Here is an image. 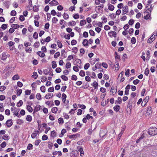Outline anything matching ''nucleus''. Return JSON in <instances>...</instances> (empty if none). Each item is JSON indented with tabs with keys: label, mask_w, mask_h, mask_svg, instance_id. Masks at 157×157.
<instances>
[{
	"label": "nucleus",
	"mask_w": 157,
	"mask_h": 157,
	"mask_svg": "<svg viewBox=\"0 0 157 157\" xmlns=\"http://www.w3.org/2000/svg\"><path fill=\"white\" fill-rule=\"evenodd\" d=\"M148 133L152 136L157 134V128L155 127L149 128L148 129Z\"/></svg>",
	"instance_id": "nucleus-1"
},
{
	"label": "nucleus",
	"mask_w": 157,
	"mask_h": 157,
	"mask_svg": "<svg viewBox=\"0 0 157 157\" xmlns=\"http://www.w3.org/2000/svg\"><path fill=\"white\" fill-rule=\"evenodd\" d=\"M149 98V96H147L145 98L141 103V105L142 106H144L147 103V102Z\"/></svg>",
	"instance_id": "nucleus-2"
},
{
	"label": "nucleus",
	"mask_w": 157,
	"mask_h": 157,
	"mask_svg": "<svg viewBox=\"0 0 157 157\" xmlns=\"http://www.w3.org/2000/svg\"><path fill=\"white\" fill-rule=\"evenodd\" d=\"M6 124L7 127H10L13 124L12 119H10L7 120L6 121Z\"/></svg>",
	"instance_id": "nucleus-3"
},
{
	"label": "nucleus",
	"mask_w": 157,
	"mask_h": 157,
	"mask_svg": "<svg viewBox=\"0 0 157 157\" xmlns=\"http://www.w3.org/2000/svg\"><path fill=\"white\" fill-rule=\"evenodd\" d=\"M117 92V88H115V87L114 86H112L111 88V90L110 91V94L112 95H114V93L116 94Z\"/></svg>",
	"instance_id": "nucleus-4"
},
{
	"label": "nucleus",
	"mask_w": 157,
	"mask_h": 157,
	"mask_svg": "<svg viewBox=\"0 0 157 157\" xmlns=\"http://www.w3.org/2000/svg\"><path fill=\"white\" fill-rule=\"evenodd\" d=\"M133 102V100L132 98H130L128 101V104L127 105V108H128L130 110H131L132 107V104Z\"/></svg>",
	"instance_id": "nucleus-5"
},
{
	"label": "nucleus",
	"mask_w": 157,
	"mask_h": 157,
	"mask_svg": "<svg viewBox=\"0 0 157 157\" xmlns=\"http://www.w3.org/2000/svg\"><path fill=\"white\" fill-rule=\"evenodd\" d=\"M108 35L110 37H112L113 36L115 37L116 36L117 33L115 31H111L109 32Z\"/></svg>",
	"instance_id": "nucleus-6"
},
{
	"label": "nucleus",
	"mask_w": 157,
	"mask_h": 157,
	"mask_svg": "<svg viewBox=\"0 0 157 157\" xmlns=\"http://www.w3.org/2000/svg\"><path fill=\"white\" fill-rule=\"evenodd\" d=\"M107 132L105 130H101L100 133V137L103 138L107 134Z\"/></svg>",
	"instance_id": "nucleus-7"
},
{
	"label": "nucleus",
	"mask_w": 157,
	"mask_h": 157,
	"mask_svg": "<svg viewBox=\"0 0 157 157\" xmlns=\"http://www.w3.org/2000/svg\"><path fill=\"white\" fill-rule=\"evenodd\" d=\"M49 4L50 5V6H56L59 4L58 2L55 0H52L50 2Z\"/></svg>",
	"instance_id": "nucleus-8"
},
{
	"label": "nucleus",
	"mask_w": 157,
	"mask_h": 157,
	"mask_svg": "<svg viewBox=\"0 0 157 157\" xmlns=\"http://www.w3.org/2000/svg\"><path fill=\"white\" fill-rule=\"evenodd\" d=\"M75 62V63L74 64L77 66H80L81 65V61L80 59H76Z\"/></svg>",
	"instance_id": "nucleus-9"
},
{
	"label": "nucleus",
	"mask_w": 157,
	"mask_h": 157,
	"mask_svg": "<svg viewBox=\"0 0 157 157\" xmlns=\"http://www.w3.org/2000/svg\"><path fill=\"white\" fill-rule=\"evenodd\" d=\"M38 132V130H36L34 131L33 133H32L31 135V136L32 138L33 139H34L36 136L37 134L39 135Z\"/></svg>",
	"instance_id": "nucleus-10"
},
{
	"label": "nucleus",
	"mask_w": 157,
	"mask_h": 157,
	"mask_svg": "<svg viewBox=\"0 0 157 157\" xmlns=\"http://www.w3.org/2000/svg\"><path fill=\"white\" fill-rule=\"evenodd\" d=\"M80 134L78 133H76L75 134H73L72 135H69V136H68V137L71 139V138H76L77 137V136H79Z\"/></svg>",
	"instance_id": "nucleus-11"
},
{
	"label": "nucleus",
	"mask_w": 157,
	"mask_h": 157,
	"mask_svg": "<svg viewBox=\"0 0 157 157\" xmlns=\"http://www.w3.org/2000/svg\"><path fill=\"white\" fill-rule=\"evenodd\" d=\"M122 103V99L121 97H119L117 98V100L115 101V104H120Z\"/></svg>",
	"instance_id": "nucleus-12"
},
{
	"label": "nucleus",
	"mask_w": 157,
	"mask_h": 157,
	"mask_svg": "<svg viewBox=\"0 0 157 157\" xmlns=\"http://www.w3.org/2000/svg\"><path fill=\"white\" fill-rule=\"evenodd\" d=\"M37 54L41 57L43 58L45 56V55L44 53L40 51L38 52Z\"/></svg>",
	"instance_id": "nucleus-13"
},
{
	"label": "nucleus",
	"mask_w": 157,
	"mask_h": 157,
	"mask_svg": "<svg viewBox=\"0 0 157 157\" xmlns=\"http://www.w3.org/2000/svg\"><path fill=\"white\" fill-rule=\"evenodd\" d=\"M61 55L63 57V58H65L67 56L66 52H65V50L64 49L61 51Z\"/></svg>",
	"instance_id": "nucleus-14"
},
{
	"label": "nucleus",
	"mask_w": 157,
	"mask_h": 157,
	"mask_svg": "<svg viewBox=\"0 0 157 157\" xmlns=\"http://www.w3.org/2000/svg\"><path fill=\"white\" fill-rule=\"evenodd\" d=\"M114 66L115 70L118 71L119 68V63L117 61H116Z\"/></svg>",
	"instance_id": "nucleus-15"
},
{
	"label": "nucleus",
	"mask_w": 157,
	"mask_h": 157,
	"mask_svg": "<svg viewBox=\"0 0 157 157\" xmlns=\"http://www.w3.org/2000/svg\"><path fill=\"white\" fill-rule=\"evenodd\" d=\"M53 97V94L48 93V94H47L45 95V97L47 99H49Z\"/></svg>",
	"instance_id": "nucleus-16"
},
{
	"label": "nucleus",
	"mask_w": 157,
	"mask_h": 157,
	"mask_svg": "<svg viewBox=\"0 0 157 157\" xmlns=\"http://www.w3.org/2000/svg\"><path fill=\"white\" fill-rule=\"evenodd\" d=\"M108 8L109 10L113 11L114 10V7L113 5L110 4H109L108 5Z\"/></svg>",
	"instance_id": "nucleus-17"
},
{
	"label": "nucleus",
	"mask_w": 157,
	"mask_h": 157,
	"mask_svg": "<svg viewBox=\"0 0 157 157\" xmlns=\"http://www.w3.org/2000/svg\"><path fill=\"white\" fill-rule=\"evenodd\" d=\"M88 41L87 39H84L82 42V44L85 46H87L88 44Z\"/></svg>",
	"instance_id": "nucleus-18"
},
{
	"label": "nucleus",
	"mask_w": 157,
	"mask_h": 157,
	"mask_svg": "<svg viewBox=\"0 0 157 157\" xmlns=\"http://www.w3.org/2000/svg\"><path fill=\"white\" fill-rule=\"evenodd\" d=\"M58 111V109L56 107H53L51 109V111L52 113L56 114Z\"/></svg>",
	"instance_id": "nucleus-19"
},
{
	"label": "nucleus",
	"mask_w": 157,
	"mask_h": 157,
	"mask_svg": "<svg viewBox=\"0 0 157 157\" xmlns=\"http://www.w3.org/2000/svg\"><path fill=\"white\" fill-rule=\"evenodd\" d=\"M120 106L119 105H116L113 107V109L116 112L118 111L120 109Z\"/></svg>",
	"instance_id": "nucleus-20"
},
{
	"label": "nucleus",
	"mask_w": 157,
	"mask_h": 157,
	"mask_svg": "<svg viewBox=\"0 0 157 157\" xmlns=\"http://www.w3.org/2000/svg\"><path fill=\"white\" fill-rule=\"evenodd\" d=\"M26 108L29 112H32L33 111V109L30 105H27L26 106Z\"/></svg>",
	"instance_id": "nucleus-21"
},
{
	"label": "nucleus",
	"mask_w": 157,
	"mask_h": 157,
	"mask_svg": "<svg viewBox=\"0 0 157 157\" xmlns=\"http://www.w3.org/2000/svg\"><path fill=\"white\" fill-rule=\"evenodd\" d=\"M98 85V83L96 81H94L93 83L92 86L94 87V89H97Z\"/></svg>",
	"instance_id": "nucleus-22"
},
{
	"label": "nucleus",
	"mask_w": 157,
	"mask_h": 157,
	"mask_svg": "<svg viewBox=\"0 0 157 157\" xmlns=\"http://www.w3.org/2000/svg\"><path fill=\"white\" fill-rule=\"evenodd\" d=\"M114 55L116 59H118L119 61H120L121 60L120 57L119 55H118L117 53L116 52H114Z\"/></svg>",
	"instance_id": "nucleus-23"
},
{
	"label": "nucleus",
	"mask_w": 157,
	"mask_h": 157,
	"mask_svg": "<svg viewBox=\"0 0 157 157\" xmlns=\"http://www.w3.org/2000/svg\"><path fill=\"white\" fill-rule=\"evenodd\" d=\"M7 58V56L6 53H3L1 57V59L3 60H5Z\"/></svg>",
	"instance_id": "nucleus-24"
},
{
	"label": "nucleus",
	"mask_w": 157,
	"mask_h": 157,
	"mask_svg": "<svg viewBox=\"0 0 157 157\" xmlns=\"http://www.w3.org/2000/svg\"><path fill=\"white\" fill-rule=\"evenodd\" d=\"M146 13H148V14H147L146 16H144V18L145 19L147 20L150 18L151 16V14L149 12H146Z\"/></svg>",
	"instance_id": "nucleus-25"
},
{
	"label": "nucleus",
	"mask_w": 157,
	"mask_h": 157,
	"mask_svg": "<svg viewBox=\"0 0 157 157\" xmlns=\"http://www.w3.org/2000/svg\"><path fill=\"white\" fill-rule=\"evenodd\" d=\"M41 106L39 105H37L35 107L34 109V112H37L38 111L40 110Z\"/></svg>",
	"instance_id": "nucleus-26"
},
{
	"label": "nucleus",
	"mask_w": 157,
	"mask_h": 157,
	"mask_svg": "<svg viewBox=\"0 0 157 157\" xmlns=\"http://www.w3.org/2000/svg\"><path fill=\"white\" fill-rule=\"evenodd\" d=\"M32 117L30 115H27L26 118V120L30 122L32 120Z\"/></svg>",
	"instance_id": "nucleus-27"
},
{
	"label": "nucleus",
	"mask_w": 157,
	"mask_h": 157,
	"mask_svg": "<svg viewBox=\"0 0 157 157\" xmlns=\"http://www.w3.org/2000/svg\"><path fill=\"white\" fill-rule=\"evenodd\" d=\"M33 11L35 12H37L39 10V9L38 6L35 5L33 6Z\"/></svg>",
	"instance_id": "nucleus-28"
},
{
	"label": "nucleus",
	"mask_w": 157,
	"mask_h": 157,
	"mask_svg": "<svg viewBox=\"0 0 157 157\" xmlns=\"http://www.w3.org/2000/svg\"><path fill=\"white\" fill-rule=\"evenodd\" d=\"M52 63V67L53 68H55L57 67V64L55 61H53Z\"/></svg>",
	"instance_id": "nucleus-29"
},
{
	"label": "nucleus",
	"mask_w": 157,
	"mask_h": 157,
	"mask_svg": "<svg viewBox=\"0 0 157 157\" xmlns=\"http://www.w3.org/2000/svg\"><path fill=\"white\" fill-rule=\"evenodd\" d=\"M19 26V25L18 24H13L11 25V27L15 29L18 28Z\"/></svg>",
	"instance_id": "nucleus-30"
},
{
	"label": "nucleus",
	"mask_w": 157,
	"mask_h": 157,
	"mask_svg": "<svg viewBox=\"0 0 157 157\" xmlns=\"http://www.w3.org/2000/svg\"><path fill=\"white\" fill-rule=\"evenodd\" d=\"M78 151L80 152V156H82L84 153V152L83 150V149L82 147H80L79 149H78Z\"/></svg>",
	"instance_id": "nucleus-31"
},
{
	"label": "nucleus",
	"mask_w": 157,
	"mask_h": 157,
	"mask_svg": "<svg viewBox=\"0 0 157 157\" xmlns=\"http://www.w3.org/2000/svg\"><path fill=\"white\" fill-rule=\"evenodd\" d=\"M58 122L59 124H62L63 123L64 121L62 118H59L58 119Z\"/></svg>",
	"instance_id": "nucleus-32"
},
{
	"label": "nucleus",
	"mask_w": 157,
	"mask_h": 157,
	"mask_svg": "<svg viewBox=\"0 0 157 157\" xmlns=\"http://www.w3.org/2000/svg\"><path fill=\"white\" fill-rule=\"evenodd\" d=\"M61 77L64 81H66L68 80V77L64 75H61Z\"/></svg>",
	"instance_id": "nucleus-33"
},
{
	"label": "nucleus",
	"mask_w": 157,
	"mask_h": 157,
	"mask_svg": "<svg viewBox=\"0 0 157 157\" xmlns=\"http://www.w3.org/2000/svg\"><path fill=\"white\" fill-rule=\"evenodd\" d=\"M23 104V102L21 100H20L17 103V107H20L22 106Z\"/></svg>",
	"instance_id": "nucleus-34"
},
{
	"label": "nucleus",
	"mask_w": 157,
	"mask_h": 157,
	"mask_svg": "<svg viewBox=\"0 0 157 157\" xmlns=\"http://www.w3.org/2000/svg\"><path fill=\"white\" fill-rule=\"evenodd\" d=\"M79 75L82 77L84 76L85 75V72L84 71L81 70L79 73Z\"/></svg>",
	"instance_id": "nucleus-35"
},
{
	"label": "nucleus",
	"mask_w": 157,
	"mask_h": 157,
	"mask_svg": "<svg viewBox=\"0 0 157 157\" xmlns=\"http://www.w3.org/2000/svg\"><path fill=\"white\" fill-rule=\"evenodd\" d=\"M22 90L21 89H17V96H20L21 94Z\"/></svg>",
	"instance_id": "nucleus-36"
},
{
	"label": "nucleus",
	"mask_w": 157,
	"mask_h": 157,
	"mask_svg": "<svg viewBox=\"0 0 157 157\" xmlns=\"http://www.w3.org/2000/svg\"><path fill=\"white\" fill-rule=\"evenodd\" d=\"M19 79V76L18 75H14L12 78L13 80H18Z\"/></svg>",
	"instance_id": "nucleus-37"
},
{
	"label": "nucleus",
	"mask_w": 157,
	"mask_h": 157,
	"mask_svg": "<svg viewBox=\"0 0 157 157\" xmlns=\"http://www.w3.org/2000/svg\"><path fill=\"white\" fill-rule=\"evenodd\" d=\"M32 77L34 78L35 79H36L38 77V75L36 72H34L33 73V75L32 76Z\"/></svg>",
	"instance_id": "nucleus-38"
},
{
	"label": "nucleus",
	"mask_w": 157,
	"mask_h": 157,
	"mask_svg": "<svg viewBox=\"0 0 157 157\" xmlns=\"http://www.w3.org/2000/svg\"><path fill=\"white\" fill-rule=\"evenodd\" d=\"M57 43L59 48H62L63 45L61 42L58 40L57 41Z\"/></svg>",
	"instance_id": "nucleus-39"
},
{
	"label": "nucleus",
	"mask_w": 157,
	"mask_h": 157,
	"mask_svg": "<svg viewBox=\"0 0 157 157\" xmlns=\"http://www.w3.org/2000/svg\"><path fill=\"white\" fill-rule=\"evenodd\" d=\"M40 90L42 92L44 93L45 91V87L44 86H42L40 87Z\"/></svg>",
	"instance_id": "nucleus-40"
},
{
	"label": "nucleus",
	"mask_w": 157,
	"mask_h": 157,
	"mask_svg": "<svg viewBox=\"0 0 157 157\" xmlns=\"http://www.w3.org/2000/svg\"><path fill=\"white\" fill-rule=\"evenodd\" d=\"M7 27V24H3L2 25L1 28L5 30Z\"/></svg>",
	"instance_id": "nucleus-41"
},
{
	"label": "nucleus",
	"mask_w": 157,
	"mask_h": 157,
	"mask_svg": "<svg viewBox=\"0 0 157 157\" xmlns=\"http://www.w3.org/2000/svg\"><path fill=\"white\" fill-rule=\"evenodd\" d=\"M72 52L75 54L77 53L78 51V48L77 47H74L72 49Z\"/></svg>",
	"instance_id": "nucleus-42"
},
{
	"label": "nucleus",
	"mask_w": 157,
	"mask_h": 157,
	"mask_svg": "<svg viewBox=\"0 0 157 157\" xmlns=\"http://www.w3.org/2000/svg\"><path fill=\"white\" fill-rule=\"evenodd\" d=\"M89 63H87L85 64L84 66V69L85 70H87L90 67Z\"/></svg>",
	"instance_id": "nucleus-43"
},
{
	"label": "nucleus",
	"mask_w": 157,
	"mask_h": 157,
	"mask_svg": "<svg viewBox=\"0 0 157 157\" xmlns=\"http://www.w3.org/2000/svg\"><path fill=\"white\" fill-rule=\"evenodd\" d=\"M149 69L148 68H146L144 71V74L145 75H146L147 76L149 74Z\"/></svg>",
	"instance_id": "nucleus-44"
},
{
	"label": "nucleus",
	"mask_w": 157,
	"mask_h": 157,
	"mask_svg": "<svg viewBox=\"0 0 157 157\" xmlns=\"http://www.w3.org/2000/svg\"><path fill=\"white\" fill-rule=\"evenodd\" d=\"M63 16L64 19H68L69 18L68 15L67 14L65 13H64L63 14Z\"/></svg>",
	"instance_id": "nucleus-45"
},
{
	"label": "nucleus",
	"mask_w": 157,
	"mask_h": 157,
	"mask_svg": "<svg viewBox=\"0 0 157 157\" xmlns=\"http://www.w3.org/2000/svg\"><path fill=\"white\" fill-rule=\"evenodd\" d=\"M86 23V21L84 20H81L80 21V25L81 26H82L85 25Z\"/></svg>",
	"instance_id": "nucleus-46"
},
{
	"label": "nucleus",
	"mask_w": 157,
	"mask_h": 157,
	"mask_svg": "<svg viewBox=\"0 0 157 157\" xmlns=\"http://www.w3.org/2000/svg\"><path fill=\"white\" fill-rule=\"evenodd\" d=\"M71 63L70 62H67L66 63V68L67 69L71 67Z\"/></svg>",
	"instance_id": "nucleus-47"
},
{
	"label": "nucleus",
	"mask_w": 157,
	"mask_h": 157,
	"mask_svg": "<svg viewBox=\"0 0 157 157\" xmlns=\"http://www.w3.org/2000/svg\"><path fill=\"white\" fill-rule=\"evenodd\" d=\"M58 21V19L56 17H54L53 18L52 20V22L53 23H56Z\"/></svg>",
	"instance_id": "nucleus-48"
},
{
	"label": "nucleus",
	"mask_w": 157,
	"mask_h": 157,
	"mask_svg": "<svg viewBox=\"0 0 157 157\" xmlns=\"http://www.w3.org/2000/svg\"><path fill=\"white\" fill-rule=\"evenodd\" d=\"M41 95H40V93L37 94L36 95V98L38 100H41Z\"/></svg>",
	"instance_id": "nucleus-49"
},
{
	"label": "nucleus",
	"mask_w": 157,
	"mask_h": 157,
	"mask_svg": "<svg viewBox=\"0 0 157 157\" xmlns=\"http://www.w3.org/2000/svg\"><path fill=\"white\" fill-rule=\"evenodd\" d=\"M41 80L42 82H44L47 80V78L45 77L42 76L41 78Z\"/></svg>",
	"instance_id": "nucleus-50"
},
{
	"label": "nucleus",
	"mask_w": 157,
	"mask_h": 157,
	"mask_svg": "<svg viewBox=\"0 0 157 157\" xmlns=\"http://www.w3.org/2000/svg\"><path fill=\"white\" fill-rule=\"evenodd\" d=\"M48 139V137L47 136L44 135L42 138V139L43 140H47Z\"/></svg>",
	"instance_id": "nucleus-51"
},
{
	"label": "nucleus",
	"mask_w": 157,
	"mask_h": 157,
	"mask_svg": "<svg viewBox=\"0 0 157 157\" xmlns=\"http://www.w3.org/2000/svg\"><path fill=\"white\" fill-rule=\"evenodd\" d=\"M17 13L15 10H12L10 13V15L12 16H15L16 15Z\"/></svg>",
	"instance_id": "nucleus-52"
},
{
	"label": "nucleus",
	"mask_w": 157,
	"mask_h": 157,
	"mask_svg": "<svg viewBox=\"0 0 157 157\" xmlns=\"http://www.w3.org/2000/svg\"><path fill=\"white\" fill-rule=\"evenodd\" d=\"M41 142V140L40 139L36 140L35 142V145L36 146H38Z\"/></svg>",
	"instance_id": "nucleus-53"
},
{
	"label": "nucleus",
	"mask_w": 157,
	"mask_h": 157,
	"mask_svg": "<svg viewBox=\"0 0 157 157\" xmlns=\"http://www.w3.org/2000/svg\"><path fill=\"white\" fill-rule=\"evenodd\" d=\"M2 139H4V140H9L10 139V137L9 136H7L6 135H4L2 137Z\"/></svg>",
	"instance_id": "nucleus-54"
},
{
	"label": "nucleus",
	"mask_w": 157,
	"mask_h": 157,
	"mask_svg": "<svg viewBox=\"0 0 157 157\" xmlns=\"http://www.w3.org/2000/svg\"><path fill=\"white\" fill-rule=\"evenodd\" d=\"M136 38L134 37H132L131 40V43L133 44H134L136 43Z\"/></svg>",
	"instance_id": "nucleus-55"
},
{
	"label": "nucleus",
	"mask_w": 157,
	"mask_h": 157,
	"mask_svg": "<svg viewBox=\"0 0 157 157\" xmlns=\"http://www.w3.org/2000/svg\"><path fill=\"white\" fill-rule=\"evenodd\" d=\"M75 6H72L69 9V10L71 11H72L73 10H75Z\"/></svg>",
	"instance_id": "nucleus-56"
},
{
	"label": "nucleus",
	"mask_w": 157,
	"mask_h": 157,
	"mask_svg": "<svg viewBox=\"0 0 157 157\" xmlns=\"http://www.w3.org/2000/svg\"><path fill=\"white\" fill-rule=\"evenodd\" d=\"M128 12V10H125L123 8L122 10V15H124L126 14V13H127Z\"/></svg>",
	"instance_id": "nucleus-57"
},
{
	"label": "nucleus",
	"mask_w": 157,
	"mask_h": 157,
	"mask_svg": "<svg viewBox=\"0 0 157 157\" xmlns=\"http://www.w3.org/2000/svg\"><path fill=\"white\" fill-rule=\"evenodd\" d=\"M89 33L92 36H94L95 35L94 32L91 29L89 30Z\"/></svg>",
	"instance_id": "nucleus-58"
},
{
	"label": "nucleus",
	"mask_w": 157,
	"mask_h": 157,
	"mask_svg": "<svg viewBox=\"0 0 157 157\" xmlns=\"http://www.w3.org/2000/svg\"><path fill=\"white\" fill-rule=\"evenodd\" d=\"M73 17L75 19H78L79 17V15L78 13L73 14Z\"/></svg>",
	"instance_id": "nucleus-59"
},
{
	"label": "nucleus",
	"mask_w": 157,
	"mask_h": 157,
	"mask_svg": "<svg viewBox=\"0 0 157 157\" xmlns=\"http://www.w3.org/2000/svg\"><path fill=\"white\" fill-rule=\"evenodd\" d=\"M134 22V21L133 19H130L128 21V24L130 25H132L133 24Z\"/></svg>",
	"instance_id": "nucleus-60"
},
{
	"label": "nucleus",
	"mask_w": 157,
	"mask_h": 157,
	"mask_svg": "<svg viewBox=\"0 0 157 157\" xmlns=\"http://www.w3.org/2000/svg\"><path fill=\"white\" fill-rule=\"evenodd\" d=\"M140 82V80L138 79L133 81V83L134 85H137Z\"/></svg>",
	"instance_id": "nucleus-61"
},
{
	"label": "nucleus",
	"mask_w": 157,
	"mask_h": 157,
	"mask_svg": "<svg viewBox=\"0 0 157 157\" xmlns=\"http://www.w3.org/2000/svg\"><path fill=\"white\" fill-rule=\"evenodd\" d=\"M102 66L105 68H107L108 67V65L106 63H102L101 64V66Z\"/></svg>",
	"instance_id": "nucleus-62"
},
{
	"label": "nucleus",
	"mask_w": 157,
	"mask_h": 157,
	"mask_svg": "<svg viewBox=\"0 0 157 157\" xmlns=\"http://www.w3.org/2000/svg\"><path fill=\"white\" fill-rule=\"evenodd\" d=\"M77 76L75 75H73L71 76V79L76 81L77 79Z\"/></svg>",
	"instance_id": "nucleus-63"
},
{
	"label": "nucleus",
	"mask_w": 157,
	"mask_h": 157,
	"mask_svg": "<svg viewBox=\"0 0 157 157\" xmlns=\"http://www.w3.org/2000/svg\"><path fill=\"white\" fill-rule=\"evenodd\" d=\"M77 43V41L75 40H73L71 42V44L72 45H74L76 44Z\"/></svg>",
	"instance_id": "nucleus-64"
}]
</instances>
